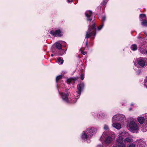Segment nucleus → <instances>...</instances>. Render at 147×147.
<instances>
[{
  "mask_svg": "<svg viewBox=\"0 0 147 147\" xmlns=\"http://www.w3.org/2000/svg\"><path fill=\"white\" fill-rule=\"evenodd\" d=\"M92 11L90 10L87 11L85 13V15L86 17V19L88 21L91 22L92 21V24L88 26V28L86 32V46L88 47V38H90L93 40L96 35V28L95 26V22L94 19L93 20L92 17Z\"/></svg>",
  "mask_w": 147,
  "mask_h": 147,
  "instance_id": "nucleus-1",
  "label": "nucleus"
},
{
  "mask_svg": "<svg viewBox=\"0 0 147 147\" xmlns=\"http://www.w3.org/2000/svg\"><path fill=\"white\" fill-rule=\"evenodd\" d=\"M96 127L88 128L86 130L83 131L81 134V138L83 140H86L88 143L90 142V139L96 132Z\"/></svg>",
  "mask_w": 147,
  "mask_h": 147,
  "instance_id": "nucleus-2",
  "label": "nucleus"
},
{
  "mask_svg": "<svg viewBox=\"0 0 147 147\" xmlns=\"http://www.w3.org/2000/svg\"><path fill=\"white\" fill-rule=\"evenodd\" d=\"M110 132H104L101 136L100 140L103 144L104 143L109 144L111 143L113 140L112 136L109 135Z\"/></svg>",
  "mask_w": 147,
  "mask_h": 147,
  "instance_id": "nucleus-3",
  "label": "nucleus"
},
{
  "mask_svg": "<svg viewBox=\"0 0 147 147\" xmlns=\"http://www.w3.org/2000/svg\"><path fill=\"white\" fill-rule=\"evenodd\" d=\"M127 127L129 131L134 133L138 132L139 129L138 125L134 121V119L127 123Z\"/></svg>",
  "mask_w": 147,
  "mask_h": 147,
  "instance_id": "nucleus-4",
  "label": "nucleus"
},
{
  "mask_svg": "<svg viewBox=\"0 0 147 147\" xmlns=\"http://www.w3.org/2000/svg\"><path fill=\"white\" fill-rule=\"evenodd\" d=\"M64 33L63 30L61 28L51 30L49 32V33L54 36L58 37L62 36Z\"/></svg>",
  "mask_w": 147,
  "mask_h": 147,
  "instance_id": "nucleus-5",
  "label": "nucleus"
},
{
  "mask_svg": "<svg viewBox=\"0 0 147 147\" xmlns=\"http://www.w3.org/2000/svg\"><path fill=\"white\" fill-rule=\"evenodd\" d=\"M123 141V138L121 136H118L116 140V143L113 147H126V145Z\"/></svg>",
  "mask_w": 147,
  "mask_h": 147,
  "instance_id": "nucleus-6",
  "label": "nucleus"
},
{
  "mask_svg": "<svg viewBox=\"0 0 147 147\" xmlns=\"http://www.w3.org/2000/svg\"><path fill=\"white\" fill-rule=\"evenodd\" d=\"M84 87V82H81L78 84L77 91H76V94H77V96L78 98H79L82 91H83Z\"/></svg>",
  "mask_w": 147,
  "mask_h": 147,
  "instance_id": "nucleus-7",
  "label": "nucleus"
},
{
  "mask_svg": "<svg viewBox=\"0 0 147 147\" xmlns=\"http://www.w3.org/2000/svg\"><path fill=\"white\" fill-rule=\"evenodd\" d=\"M59 94L60 95V96L63 101L64 102L67 103L69 101V94L68 93L60 92L59 91V90L58 89Z\"/></svg>",
  "mask_w": 147,
  "mask_h": 147,
  "instance_id": "nucleus-8",
  "label": "nucleus"
},
{
  "mask_svg": "<svg viewBox=\"0 0 147 147\" xmlns=\"http://www.w3.org/2000/svg\"><path fill=\"white\" fill-rule=\"evenodd\" d=\"M147 61V59L144 58H139L137 59L139 65L142 67H144L145 66Z\"/></svg>",
  "mask_w": 147,
  "mask_h": 147,
  "instance_id": "nucleus-9",
  "label": "nucleus"
},
{
  "mask_svg": "<svg viewBox=\"0 0 147 147\" xmlns=\"http://www.w3.org/2000/svg\"><path fill=\"white\" fill-rule=\"evenodd\" d=\"M145 121L142 127V130L143 132H146L147 131V113L144 115Z\"/></svg>",
  "mask_w": 147,
  "mask_h": 147,
  "instance_id": "nucleus-10",
  "label": "nucleus"
},
{
  "mask_svg": "<svg viewBox=\"0 0 147 147\" xmlns=\"http://www.w3.org/2000/svg\"><path fill=\"white\" fill-rule=\"evenodd\" d=\"M78 97L77 96V94H76L73 97H71V98H69V102H67V103H76L78 99Z\"/></svg>",
  "mask_w": 147,
  "mask_h": 147,
  "instance_id": "nucleus-11",
  "label": "nucleus"
},
{
  "mask_svg": "<svg viewBox=\"0 0 147 147\" xmlns=\"http://www.w3.org/2000/svg\"><path fill=\"white\" fill-rule=\"evenodd\" d=\"M63 42H65L61 41H58L55 43L54 46L58 50H60L62 48V44Z\"/></svg>",
  "mask_w": 147,
  "mask_h": 147,
  "instance_id": "nucleus-12",
  "label": "nucleus"
},
{
  "mask_svg": "<svg viewBox=\"0 0 147 147\" xmlns=\"http://www.w3.org/2000/svg\"><path fill=\"white\" fill-rule=\"evenodd\" d=\"M58 51H56V52L54 51H53L55 55L62 56L66 53V50L63 49H62L60 50H58Z\"/></svg>",
  "mask_w": 147,
  "mask_h": 147,
  "instance_id": "nucleus-13",
  "label": "nucleus"
},
{
  "mask_svg": "<svg viewBox=\"0 0 147 147\" xmlns=\"http://www.w3.org/2000/svg\"><path fill=\"white\" fill-rule=\"evenodd\" d=\"M119 121L122 123L126 121V118L125 116L122 114H119Z\"/></svg>",
  "mask_w": 147,
  "mask_h": 147,
  "instance_id": "nucleus-14",
  "label": "nucleus"
},
{
  "mask_svg": "<svg viewBox=\"0 0 147 147\" xmlns=\"http://www.w3.org/2000/svg\"><path fill=\"white\" fill-rule=\"evenodd\" d=\"M112 126L113 127L118 129H120L121 127V126L120 124L116 122H114L113 123Z\"/></svg>",
  "mask_w": 147,
  "mask_h": 147,
  "instance_id": "nucleus-15",
  "label": "nucleus"
},
{
  "mask_svg": "<svg viewBox=\"0 0 147 147\" xmlns=\"http://www.w3.org/2000/svg\"><path fill=\"white\" fill-rule=\"evenodd\" d=\"M119 114H117L114 115L112 118V122H114L119 121Z\"/></svg>",
  "mask_w": 147,
  "mask_h": 147,
  "instance_id": "nucleus-16",
  "label": "nucleus"
},
{
  "mask_svg": "<svg viewBox=\"0 0 147 147\" xmlns=\"http://www.w3.org/2000/svg\"><path fill=\"white\" fill-rule=\"evenodd\" d=\"M118 136H121L122 138H124L128 137L129 136V135L128 133L126 131H123L121 132Z\"/></svg>",
  "mask_w": 147,
  "mask_h": 147,
  "instance_id": "nucleus-17",
  "label": "nucleus"
},
{
  "mask_svg": "<svg viewBox=\"0 0 147 147\" xmlns=\"http://www.w3.org/2000/svg\"><path fill=\"white\" fill-rule=\"evenodd\" d=\"M137 120L140 124H142L144 122L145 118L142 117H140L137 118Z\"/></svg>",
  "mask_w": 147,
  "mask_h": 147,
  "instance_id": "nucleus-18",
  "label": "nucleus"
},
{
  "mask_svg": "<svg viewBox=\"0 0 147 147\" xmlns=\"http://www.w3.org/2000/svg\"><path fill=\"white\" fill-rule=\"evenodd\" d=\"M125 138L124 140V142L125 143H130L133 142V140L132 138H130L129 136Z\"/></svg>",
  "mask_w": 147,
  "mask_h": 147,
  "instance_id": "nucleus-19",
  "label": "nucleus"
},
{
  "mask_svg": "<svg viewBox=\"0 0 147 147\" xmlns=\"http://www.w3.org/2000/svg\"><path fill=\"white\" fill-rule=\"evenodd\" d=\"M145 144L143 141H141L139 142L138 146L139 147H145Z\"/></svg>",
  "mask_w": 147,
  "mask_h": 147,
  "instance_id": "nucleus-20",
  "label": "nucleus"
},
{
  "mask_svg": "<svg viewBox=\"0 0 147 147\" xmlns=\"http://www.w3.org/2000/svg\"><path fill=\"white\" fill-rule=\"evenodd\" d=\"M131 49L133 51H135L137 50V47L135 44H133L131 46Z\"/></svg>",
  "mask_w": 147,
  "mask_h": 147,
  "instance_id": "nucleus-21",
  "label": "nucleus"
},
{
  "mask_svg": "<svg viewBox=\"0 0 147 147\" xmlns=\"http://www.w3.org/2000/svg\"><path fill=\"white\" fill-rule=\"evenodd\" d=\"M103 129L106 131H105V132H109V129L107 125L106 124L104 125L103 126Z\"/></svg>",
  "mask_w": 147,
  "mask_h": 147,
  "instance_id": "nucleus-22",
  "label": "nucleus"
},
{
  "mask_svg": "<svg viewBox=\"0 0 147 147\" xmlns=\"http://www.w3.org/2000/svg\"><path fill=\"white\" fill-rule=\"evenodd\" d=\"M57 62L59 63H60L61 64H62L63 62V60L60 57H59L57 58Z\"/></svg>",
  "mask_w": 147,
  "mask_h": 147,
  "instance_id": "nucleus-23",
  "label": "nucleus"
},
{
  "mask_svg": "<svg viewBox=\"0 0 147 147\" xmlns=\"http://www.w3.org/2000/svg\"><path fill=\"white\" fill-rule=\"evenodd\" d=\"M140 20L142 21L144 19H145L146 15L144 14H140Z\"/></svg>",
  "mask_w": 147,
  "mask_h": 147,
  "instance_id": "nucleus-24",
  "label": "nucleus"
},
{
  "mask_svg": "<svg viewBox=\"0 0 147 147\" xmlns=\"http://www.w3.org/2000/svg\"><path fill=\"white\" fill-rule=\"evenodd\" d=\"M141 24L144 26H147V20H144L143 22L141 23Z\"/></svg>",
  "mask_w": 147,
  "mask_h": 147,
  "instance_id": "nucleus-25",
  "label": "nucleus"
},
{
  "mask_svg": "<svg viewBox=\"0 0 147 147\" xmlns=\"http://www.w3.org/2000/svg\"><path fill=\"white\" fill-rule=\"evenodd\" d=\"M78 78V77H73L71 78V81L73 82H74L76 80H77Z\"/></svg>",
  "mask_w": 147,
  "mask_h": 147,
  "instance_id": "nucleus-26",
  "label": "nucleus"
},
{
  "mask_svg": "<svg viewBox=\"0 0 147 147\" xmlns=\"http://www.w3.org/2000/svg\"><path fill=\"white\" fill-rule=\"evenodd\" d=\"M71 82H72V81H71V78L67 79L66 80V82L69 84H70Z\"/></svg>",
  "mask_w": 147,
  "mask_h": 147,
  "instance_id": "nucleus-27",
  "label": "nucleus"
},
{
  "mask_svg": "<svg viewBox=\"0 0 147 147\" xmlns=\"http://www.w3.org/2000/svg\"><path fill=\"white\" fill-rule=\"evenodd\" d=\"M62 78V76L61 75H60L59 76H57L56 78V82H57L61 78Z\"/></svg>",
  "mask_w": 147,
  "mask_h": 147,
  "instance_id": "nucleus-28",
  "label": "nucleus"
},
{
  "mask_svg": "<svg viewBox=\"0 0 147 147\" xmlns=\"http://www.w3.org/2000/svg\"><path fill=\"white\" fill-rule=\"evenodd\" d=\"M106 20V16L104 15L102 16V22H105Z\"/></svg>",
  "mask_w": 147,
  "mask_h": 147,
  "instance_id": "nucleus-29",
  "label": "nucleus"
},
{
  "mask_svg": "<svg viewBox=\"0 0 147 147\" xmlns=\"http://www.w3.org/2000/svg\"><path fill=\"white\" fill-rule=\"evenodd\" d=\"M144 85L147 88V76L144 81Z\"/></svg>",
  "mask_w": 147,
  "mask_h": 147,
  "instance_id": "nucleus-30",
  "label": "nucleus"
},
{
  "mask_svg": "<svg viewBox=\"0 0 147 147\" xmlns=\"http://www.w3.org/2000/svg\"><path fill=\"white\" fill-rule=\"evenodd\" d=\"M103 26H104L103 24H102L100 25V26L97 28L98 30L99 31L102 28Z\"/></svg>",
  "mask_w": 147,
  "mask_h": 147,
  "instance_id": "nucleus-31",
  "label": "nucleus"
},
{
  "mask_svg": "<svg viewBox=\"0 0 147 147\" xmlns=\"http://www.w3.org/2000/svg\"><path fill=\"white\" fill-rule=\"evenodd\" d=\"M135 145L134 144H133V143H131V144H129L127 147H135Z\"/></svg>",
  "mask_w": 147,
  "mask_h": 147,
  "instance_id": "nucleus-32",
  "label": "nucleus"
},
{
  "mask_svg": "<svg viewBox=\"0 0 147 147\" xmlns=\"http://www.w3.org/2000/svg\"><path fill=\"white\" fill-rule=\"evenodd\" d=\"M84 74H82L81 75V79L82 80H83L84 79Z\"/></svg>",
  "mask_w": 147,
  "mask_h": 147,
  "instance_id": "nucleus-33",
  "label": "nucleus"
},
{
  "mask_svg": "<svg viewBox=\"0 0 147 147\" xmlns=\"http://www.w3.org/2000/svg\"><path fill=\"white\" fill-rule=\"evenodd\" d=\"M107 2L106 1H105V0H104L102 3L101 4V5L102 4V5H105L106 4Z\"/></svg>",
  "mask_w": 147,
  "mask_h": 147,
  "instance_id": "nucleus-34",
  "label": "nucleus"
},
{
  "mask_svg": "<svg viewBox=\"0 0 147 147\" xmlns=\"http://www.w3.org/2000/svg\"><path fill=\"white\" fill-rule=\"evenodd\" d=\"M141 73V71L140 70L138 69L136 71V74H139L140 73Z\"/></svg>",
  "mask_w": 147,
  "mask_h": 147,
  "instance_id": "nucleus-35",
  "label": "nucleus"
},
{
  "mask_svg": "<svg viewBox=\"0 0 147 147\" xmlns=\"http://www.w3.org/2000/svg\"><path fill=\"white\" fill-rule=\"evenodd\" d=\"M81 53L84 55H85L86 54V52L82 50L81 51Z\"/></svg>",
  "mask_w": 147,
  "mask_h": 147,
  "instance_id": "nucleus-36",
  "label": "nucleus"
},
{
  "mask_svg": "<svg viewBox=\"0 0 147 147\" xmlns=\"http://www.w3.org/2000/svg\"><path fill=\"white\" fill-rule=\"evenodd\" d=\"M96 147H104L103 145H102L100 144H98V145Z\"/></svg>",
  "mask_w": 147,
  "mask_h": 147,
  "instance_id": "nucleus-37",
  "label": "nucleus"
},
{
  "mask_svg": "<svg viewBox=\"0 0 147 147\" xmlns=\"http://www.w3.org/2000/svg\"><path fill=\"white\" fill-rule=\"evenodd\" d=\"M68 1V2L69 3H70L71 2H72L73 1V0H67Z\"/></svg>",
  "mask_w": 147,
  "mask_h": 147,
  "instance_id": "nucleus-38",
  "label": "nucleus"
},
{
  "mask_svg": "<svg viewBox=\"0 0 147 147\" xmlns=\"http://www.w3.org/2000/svg\"><path fill=\"white\" fill-rule=\"evenodd\" d=\"M145 52H146V51H145V50L141 51V52L142 53H144Z\"/></svg>",
  "mask_w": 147,
  "mask_h": 147,
  "instance_id": "nucleus-39",
  "label": "nucleus"
},
{
  "mask_svg": "<svg viewBox=\"0 0 147 147\" xmlns=\"http://www.w3.org/2000/svg\"><path fill=\"white\" fill-rule=\"evenodd\" d=\"M134 104L133 103H131V106H132L134 105Z\"/></svg>",
  "mask_w": 147,
  "mask_h": 147,
  "instance_id": "nucleus-40",
  "label": "nucleus"
},
{
  "mask_svg": "<svg viewBox=\"0 0 147 147\" xmlns=\"http://www.w3.org/2000/svg\"><path fill=\"white\" fill-rule=\"evenodd\" d=\"M53 56H54V55H53V54H52L51 55V57H53Z\"/></svg>",
  "mask_w": 147,
  "mask_h": 147,
  "instance_id": "nucleus-41",
  "label": "nucleus"
},
{
  "mask_svg": "<svg viewBox=\"0 0 147 147\" xmlns=\"http://www.w3.org/2000/svg\"><path fill=\"white\" fill-rule=\"evenodd\" d=\"M146 53L147 54V50L146 51Z\"/></svg>",
  "mask_w": 147,
  "mask_h": 147,
  "instance_id": "nucleus-42",
  "label": "nucleus"
},
{
  "mask_svg": "<svg viewBox=\"0 0 147 147\" xmlns=\"http://www.w3.org/2000/svg\"><path fill=\"white\" fill-rule=\"evenodd\" d=\"M63 47H65V45H64V46H63Z\"/></svg>",
  "mask_w": 147,
  "mask_h": 147,
  "instance_id": "nucleus-43",
  "label": "nucleus"
},
{
  "mask_svg": "<svg viewBox=\"0 0 147 147\" xmlns=\"http://www.w3.org/2000/svg\"><path fill=\"white\" fill-rule=\"evenodd\" d=\"M57 87H58L57 86ZM57 88L58 89V87H57Z\"/></svg>",
  "mask_w": 147,
  "mask_h": 147,
  "instance_id": "nucleus-44",
  "label": "nucleus"
}]
</instances>
